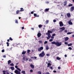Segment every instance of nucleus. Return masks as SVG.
I'll use <instances>...</instances> for the list:
<instances>
[{
	"label": "nucleus",
	"instance_id": "f257e3e1",
	"mask_svg": "<svg viewBox=\"0 0 74 74\" xmlns=\"http://www.w3.org/2000/svg\"><path fill=\"white\" fill-rule=\"evenodd\" d=\"M51 44H55L56 45H57L58 47H60V45H62V42H51Z\"/></svg>",
	"mask_w": 74,
	"mask_h": 74
},
{
	"label": "nucleus",
	"instance_id": "f03ea898",
	"mask_svg": "<svg viewBox=\"0 0 74 74\" xmlns=\"http://www.w3.org/2000/svg\"><path fill=\"white\" fill-rule=\"evenodd\" d=\"M50 33H52V32L50 30H48V32L46 33V34L47 35L48 37H47V40H49V38H50L51 37V34Z\"/></svg>",
	"mask_w": 74,
	"mask_h": 74
},
{
	"label": "nucleus",
	"instance_id": "7ed1b4c3",
	"mask_svg": "<svg viewBox=\"0 0 74 74\" xmlns=\"http://www.w3.org/2000/svg\"><path fill=\"white\" fill-rule=\"evenodd\" d=\"M17 69V70H16L14 71V72L16 74H21V72L20 71H21V70L20 69L18 68Z\"/></svg>",
	"mask_w": 74,
	"mask_h": 74
},
{
	"label": "nucleus",
	"instance_id": "20e7f679",
	"mask_svg": "<svg viewBox=\"0 0 74 74\" xmlns=\"http://www.w3.org/2000/svg\"><path fill=\"white\" fill-rule=\"evenodd\" d=\"M44 56H45V53H44V51H42L41 53L39 54V56L41 58L44 57Z\"/></svg>",
	"mask_w": 74,
	"mask_h": 74
},
{
	"label": "nucleus",
	"instance_id": "39448f33",
	"mask_svg": "<svg viewBox=\"0 0 74 74\" xmlns=\"http://www.w3.org/2000/svg\"><path fill=\"white\" fill-rule=\"evenodd\" d=\"M44 49V47H41L40 48H38V51H39V52L41 51V50H43Z\"/></svg>",
	"mask_w": 74,
	"mask_h": 74
},
{
	"label": "nucleus",
	"instance_id": "423d86ee",
	"mask_svg": "<svg viewBox=\"0 0 74 74\" xmlns=\"http://www.w3.org/2000/svg\"><path fill=\"white\" fill-rule=\"evenodd\" d=\"M59 24H60V26L61 27H62V26H64V24L63 23V22L62 21H60L59 22Z\"/></svg>",
	"mask_w": 74,
	"mask_h": 74
},
{
	"label": "nucleus",
	"instance_id": "0eeeda50",
	"mask_svg": "<svg viewBox=\"0 0 74 74\" xmlns=\"http://www.w3.org/2000/svg\"><path fill=\"white\" fill-rule=\"evenodd\" d=\"M60 30H62L60 31V32H62L63 30H65V28L64 27H63L60 28Z\"/></svg>",
	"mask_w": 74,
	"mask_h": 74
},
{
	"label": "nucleus",
	"instance_id": "6e6552de",
	"mask_svg": "<svg viewBox=\"0 0 74 74\" xmlns=\"http://www.w3.org/2000/svg\"><path fill=\"white\" fill-rule=\"evenodd\" d=\"M74 10V7L72 6L71 8V12L72 11H73Z\"/></svg>",
	"mask_w": 74,
	"mask_h": 74
},
{
	"label": "nucleus",
	"instance_id": "1a4fd4ad",
	"mask_svg": "<svg viewBox=\"0 0 74 74\" xmlns=\"http://www.w3.org/2000/svg\"><path fill=\"white\" fill-rule=\"evenodd\" d=\"M41 36V34L40 33H38L37 34L38 37H40V36Z\"/></svg>",
	"mask_w": 74,
	"mask_h": 74
},
{
	"label": "nucleus",
	"instance_id": "9d476101",
	"mask_svg": "<svg viewBox=\"0 0 74 74\" xmlns=\"http://www.w3.org/2000/svg\"><path fill=\"white\" fill-rule=\"evenodd\" d=\"M66 15L68 17L70 18V16H71V14H70V13H68Z\"/></svg>",
	"mask_w": 74,
	"mask_h": 74
},
{
	"label": "nucleus",
	"instance_id": "9b49d317",
	"mask_svg": "<svg viewBox=\"0 0 74 74\" xmlns=\"http://www.w3.org/2000/svg\"><path fill=\"white\" fill-rule=\"evenodd\" d=\"M52 66V64H51L50 63H48L47 64V67H49V66Z\"/></svg>",
	"mask_w": 74,
	"mask_h": 74
},
{
	"label": "nucleus",
	"instance_id": "f8f14e48",
	"mask_svg": "<svg viewBox=\"0 0 74 74\" xmlns=\"http://www.w3.org/2000/svg\"><path fill=\"white\" fill-rule=\"evenodd\" d=\"M68 23L69 25H73V23H72V22H71V20H70V21H69L68 22Z\"/></svg>",
	"mask_w": 74,
	"mask_h": 74
},
{
	"label": "nucleus",
	"instance_id": "ddd939ff",
	"mask_svg": "<svg viewBox=\"0 0 74 74\" xmlns=\"http://www.w3.org/2000/svg\"><path fill=\"white\" fill-rule=\"evenodd\" d=\"M20 12H22V11H23L25 10V9H23V8H20Z\"/></svg>",
	"mask_w": 74,
	"mask_h": 74
},
{
	"label": "nucleus",
	"instance_id": "4468645a",
	"mask_svg": "<svg viewBox=\"0 0 74 74\" xmlns=\"http://www.w3.org/2000/svg\"><path fill=\"white\" fill-rule=\"evenodd\" d=\"M69 38L68 37H66L65 38V41H67V40H69Z\"/></svg>",
	"mask_w": 74,
	"mask_h": 74
},
{
	"label": "nucleus",
	"instance_id": "2eb2a0df",
	"mask_svg": "<svg viewBox=\"0 0 74 74\" xmlns=\"http://www.w3.org/2000/svg\"><path fill=\"white\" fill-rule=\"evenodd\" d=\"M20 12H21L20 10H17L16 12V14H19Z\"/></svg>",
	"mask_w": 74,
	"mask_h": 74
},
{
	"label": "nucleus",
	"instance_id": "dca6fc26",
	"mask_svg": "<svg viewBox=\"0 0 74 74\" xmlns=\"http://www.w3.org/2000/svg\"><path fill=\"white\" fill-rule=\"evenodd\" d=\"M49 8H46L45 10V12H46V11H49Z\"/></svg>",
	"mask_w": 74,
	"mask_h": 74
},
{
	"label": "nucleus",
	"instance_id": "f3484780",
	"mask_svg": "<svg viewBox=\"0 0 74 74\" xmlns=\"http://www.w3.org/2000/svg\"><path fill=\"white\" fill-rule=\"evenodd\" d=\"M10 69L12 71L14 70H15V68L14 67L12 66L10 67Z\"/></svg>",
	"mask_w": 74,
	"mask_h": 74
},
{
	"label": "nucleus",
	"instance_id": "a211bd4d",
	"mask_svg": "<svg viewBox=\"0 0 74 74\" xmlns=\"http://www.w3.org/2000/svg\"><path fill=\"white\" fill-rule=\"evenodd\" d=\"M26 51H23L22 52V55H25V54H26Z\"/></svg>",
	"mask_w": 74,
	"mask_h": 74
},
{
	"label": "nucleus",
	"instance_id": "6ab92c4d",
	"mask_svg": "<svg viewBox=\"0 0 74 74\" xmlns=\"http://www.w3.org/2000/svg\"><path fill=\"white\" fill-rule=\"evenodd\" d=\"M67 1H65L64 2V5L65 6L67 4Z\"/></svg>",
	"mask_w": 74,
	"mask_h": 74
},
{
	"label": "nucleus",
	"instance_id": "aec40b11",
	"mask_svg": "<svg viewBox=\"0 0 74 74\" xmlns=\"http://www.w3.org/2000/svg\"><path fill=\"white\" fill-rule=\"evenodd\" d=\"M11 63V60H9L8 61V64H10Z\"/></svg>",
	"mask_w": 74,
	"mask_h": 74
},
{
	"label": "nucleus",
	"instance_id": "412c9836",
	"mask_svg": "<svg viewBox=\"0 0 74 74\" xmlns=\"http://www.w3.org/2000/svg\"><path fill=\"white\" fill-rule=\"evenodd\" d=\"M42 27V25L41 24H40L38 25V27L39 28H41Z\"/></svg>",
	"mask_w": 74,
	"mask_h": 74
},
{
	"label": "nucleus",
	"instance_id": "4be33fe9",
	"mask_svg": "<svg viewBox=\"0 0 74 74\" xmlns=\"http://www.w3.org/2000/svg\"><path fill=\"white\" fill-rule=\"evenodd\" d=\"M30 66L31 67V68H34V66L33 65L31 64Z\"/></svg>",
	"mask_w": 74,
	"mask_h": 74
},
{
	"label": "nucleus",
	"instance_id": "5701e85b",
	"mask_svg": "<svg viewBox=\"0 0 74 74\" xmlns=\"http://www.w3.org/2000/svg\"><path fill=\"white\" fill-rule=\"evenodd\" d=\"M56 59L57 60H60L61 59V58L59 57H56Z\"/></svg>",
	"mask_w": 74,
	"mask_h": 74
},
{
	"label": "nucleus",
	"instance_id": "b1692460",
	"mask_svg": "<svg viewBox=\"0 0 74 74\" xmlns=\"http://www.w3.org/2000/svg\"><path fill=\"white\" fill-rule=\"evenodd\" d=\"M49 49V47L48 46H46V50H48V49Z\"/></svg>",
	"mask_w": 74,
	"mask_h": 74
},
{
	"label": "nucleus",
	"instance_id": "393cba45",
	"mask_svg": "<svg viewBox=\"0 0 74 74\" xmlns=\"http://www.w3.org/2000/svg\"><path fill=\"white\" fill-rule=\"evenodd\" d=\"M49 22V20H47L46 21V24H48V23Z\"/></svg>",
	"mask_w": 74,
	"mask_h": 74
},
{
	"label": "nucleus",
	"instance_id": "a878e982",
	"mask_svg": "<svg viewBox=\"0 0 74 74\" xmlns=\"http://www.w3.org/2000/svg\"><path fill=\"white\" fill-rule=\"evenodd\" d=\"M72 45H73L72 43H70V44H68V46L69 47H70V46H71Z\"/></svg>",
	"mask_w": 74,
	"mask_h": 74
},
{
	"label": "nucleus",
	"instance_id": "bb28decb",
	"mask_svg": "<svg viewBox=\"0 0 74 74\" xmlns=\"http://www.w3.org/2000/svg\"><path fill=\"white\" fill-rule=\"evenodd\" d=\"M21 73H23V74H25V71H23L21 72Z\"/></svg>",
	"mask_w": 74,
	"mask_h": 74
},
{
	"label": "nucleus",
	"instance_id": "cd10ccee",
	"mask_svg": "<svg viewBox=\"0 0 74 74\" xmlns=\"http://www.w3.org/2000/svg\"><path fill=\"white\" fill-rule=\"evenodd\" d=\"M2 72L3 73V74H6V73H5V72H6L4 70Z\"/></svg>",
	"mask_w": 74,
	"mask_h": 74
},
{
	"label": "nucleus",
	"instance_id": "c85d7f7f",
	"mask_svg": "<svg viewBox=\"0 0 74 74\" xmlns=\"http://www.w3.org/2000/svg\"><path fill=\"white\" fill-rule=\"evenodd\" d=\"M10 66H14V64H13V63H12L10 64Z\"/></svg>",
	"mask_w": 74,
	"mask_h": 74
},
{
	"label": "nucleus",
	"instance_id": "c756f323",
	"mask_svg": "<svg viewBox=\"0 0 74 74\" xmlns=\"http://www.w3.org/2000/svg\"><path fill=\"white\" fill-rule=\"evenodd\" d=\"M16 23H18V20L16 19L15 22Z\"/></svg>",
	"mask_w": 74,
	"mask_h": 74
},
{
	"label": "nucleus",
	"instance_id": "7c9ffc66",
	"mask_svg": "<svg viewBox=\"0 0 74 74\" xmlns=\"http://www.w3.org/2000/svg\"><path fill=\"white\" fill-rule=\"evenodd\" d=\"M73 4H70L68 5V6L69 7H71V6H73Z\"/></svg>",
	"mask_w": 74,
	"mask_h": 74
},
{
	"label": "nucleus",
	"instance_id": "2f4dec72",
	"mask_svg": "<svg viewBox=\"0 0 74 74\" xmlns=\"http://www.w3.org/2000/svg\"><path fill=\"white\" fill-rule=\"evenodd\" d=\"M72 33H73V32H69L67 33V34H72Z\"/></svg>",
	"mask_w": 74,
	"mask_h": 74
},
{
	"label": "nucleus",
	"instance_id": "473e14b6",
	"mask_svg": "<svg viewBox=\"0 0 74 74\" xmlns=\"http://www.w3.org/2000/svg\"><path fill=\"white\" fill-rule=\"evenodd\" d=\"M38 74H41V72L40 71H38Z\"/></svg>",
	"mask_w": 74,
	"mask_h": 74
},
{
	"label": "nucleus",
	"instance_id": "72a5a7b5",
	"mask_svg": "<svg viewBox=\"0 0 74 74\" xmlns=\"http://www.w3.org/2000/svg\"><path fill=\"white\" fill-rule=\"evenodd\" d=\"M30 52V50H28L27 51V53H29Z\"/></svg>",
	"mask_w": 74,
	"mask_h": 74
},
{
	"label": "nucleus",
	"instance_id": "f704fd0d",
	"mask_svg": "<svg viewBox=\"0 0 74 74\" xmlns=\"http://www.w3.org/2000/svg\"><path fill=\"white\" fill-rule=\"evenodd\" d=\"M6 44L7 47H9V43L8 42H7Z\"/></svg>",
	"mask_w": 74,
	"mask_h": 74
},
{
	"label": "nucleus",
	"instance_id": "c9c22d12",
	"mask_svg": "<svg viewBox=\"0 0 74 74\" xmlns=\"http://www.w3.org/2000/svg\"><path fill=\"white\" fill-rule=\"evenodd\" d=\"M9 40H11V41H12V40H13V39H12V38H11V37H10L9 38Z\"/></svg>",
	"mask_w": 74,
	"mask_h": 74
},
{
	"label": "nucleus",
	"instance_id": "e433bc0d",
	"mask_svg": "<svg viewBox=\"0 0 74 74\" xmlns=\"http://www.w3.org/2000/svg\"><path fill=\"white\" fill-rule=\"evenodd\" d=\"M38 42L39 43H40V44H41V43H42V41L41 40H39L38 41Z\"/></svg>",
	"mask_w": 74,
	"mask_h": 74
},
{
	"label": "nucleus",
	"instance_id": "4c0bfd02",
	"mask_svg": "<svg viewBox=\"0 0 74 74\" xmlns=\"http://www.w3.org/2000/svg\"><path fill=\"white\" fill-rule=\"evenodd\" d=\"M69 49H70V50H71L72 49V48L71 47H69L68 48Z\"/></svg>",
	"mask_w": 74,
	"mask_h": 74
},
{
	"label": "nucleus",
	"instance_id": "58836bf2",
	"mask_svg": "<svg viewBox=\"0 0 74 74\" xmlns=\"http://www.w3.org/2000/svg\"><path fill=\"white\" fill-rule=\"evenodd\" d=\"M34 16L36 17V16H37V14H36L34 13Z\"/></svg>",
	"mask_w": 74,
	"mask_h": 74
},
{
	"label": "nucleus",
	"instance_id": "ea45409f",
	"mask_svg": "<svg viewBox=\"0 0 74 74\" xmlns=\"http://www.w3.org/2000/svg\"><path fill=\"white\" fill-rule=\"evenodd\" d=\"M49 68L50 69H51V70H53V67H52V66L50 67Z\"/></svg>",
	"mask_w": 74,
	"mask_h": 74
},
{
	"label": "nucleus",
	"instance_id": "a19ab883",
	"mask_svg": "<svg viewBox=\"0 0 74 74\" xmlns=\"http://www.w3.org/2000/svg\"><path fill=\"white\" fill-rule=\"evenodd\" d=\"M46 55L47 56H50V54H46Z\"/></svg>",
	"mask_w": 74,
	"mask_h": 74
},
{
	"label": "nucleus",
	"instance_id": "79ce46f5",
	"mask_svg": "<svg viewBox=\"0 0 74 74\" xmlns=\"http://www.w3.org/2000/svg\"><path fill=\"white\" fill-rule=\"evenodd\" d=\"M47 43H48V42H47V41H45L44 42L45 44H47Z\"/></svg>",
	"mask_w": 74,
	"mask_h": 74
},
{
	"label": "nucleus",
	"instance_id": "37998d69",
	"mask_svg": "<svg viewBox=\"0 0 74 74\" xmlns=\"http://www.w3.org/2000/svg\"><path fill=\"white\" fill-rule=\"evenodd\" d=\"M15 68H16V69H18V66L17 65H16L15 66Z\"/></svg>",
	"mask_w": 74,
	"mask_h": 74
},
{
	"label": "nucleus",
	"instance_id": "c03bdc74",
	"mask_svg": "<svg viewBox=\"0 0 74 74\" xmlns=\"http://www.w3.org/2000/svg\"><path fill=\"white\" fill-rule=\"evenodd\" d=\"M64 44L65 45H66L67 44H68V42H64Z\"/></svg>",
	"mask_w": 74,
	"mask_h": 74
},
{
	"label": "nucleus",
	"instance_id": "a18cd8bd",
	"mask_svg": "<svg viewBox=\"0 0 74 74\" xmlns=\"http://www.w3.org/2000/svg\"><path fill=\"white\" fill-rule=\"evenodd\" d=\"M53 41V39H51L49 40V41Z\"/></svg>",
	"mask_w": 74,
	"mask_h": 74
},
{
	"label": "nucleus",
	"instance_id": "49530a36",
	"mask_svg": "<svg viewBox=\"0 0 74 74\" xmlns=\"http://www.w3.org/2000/svg\"><path fill=\"white\" fill-rule=\"evenodd\" d=\"M51 38H52V39H53V38H54V37H53V36H51Z\"/></svg>",
	"mask_w": 74,
	"mask_h": 74
},
{
	"label": "nucleus",
	"instance_id": "de8ad7c7",
	"mask_svg": "<svg viewBox=\"0 0 74 74\" xmlns=\"http://www.w3.org/2000/svg\"><path fill=\"white\" fill-rule=\"evenodd\" d=\"M52 36H56V34H52Z\"/></svg>",
	"mask_w": 74,
	"mask_h": 74
},
{
	"label": "nucleus",
	"instance_id": "09e8293b",
	"mask_svg": "<svg viewBox=\"0 0 74 74\" xmlns=\"http://www.w3.org/2000/svg\"><path fill=\"white\" fill-rule=\"evenodd\" d=\"M31 14H34V12L33 11L31 12Z\"/></svg>",
	"mask_w": 74,
	"mask_h": 74
},
{
	"label": "nucleus",
	"instance_id": "8fccbe9b",
	"mask_svg": "<svg viewBox=\"0 0 74 74\" xmlns=\"http://www.w3.org/2000/svg\"><path fill=\"white\" fill-rule=\"evenodd\" d=\"M2 52H4V50L3 49L2 50Z\"/></svg>",
	"mask_w": 74,
	"mask_h": 74
},
{
	"label": "nucleus",
	"instance_id": "3c124183",
	"mask_svg": "<svg viewBox=\"0 0 74 74\" xmlns=\"http://www.w3.org/2000/svg\"><path fill=\"white\" fill-rule=\"evenodd\" d=\"M53 22H56V20H53Z\"/></svg>",
	"mask_w": 74,
	"mask_h": 74
},
{
	"label": "nucleus",
	"instance_id": "603ef678",
	"mask_svg": "<svg viewBox=\"0 0 74 74\" xmlns=\"http://www.w3.org/2000/svg\"><path fill=\"white\" fill-rule=\"evenodd\" d=\"M3 58H6V56H5V55H4L3 56Z\"/></svg>",
	"mask_w": 74,
	"mask_h": 74
},
{
	"label": "nucleus",
	"instance_id": "864d4df0",
	"mask_svg": "<svg viewBox=\"0 0 74 74\" xmlns=\"http://www.w3.org/2000/svg\"><path fill=\"white\" fill-rule=\"evenodd\" d=\"M33 71L32 70H30V72H33Z\"/></svg>",
	"mask_w": 74,
	"mask_h": 74
},
{
	"label": "nucleus",
	"instance_id": "5fc2aeb1",
	"mask_svg": "<svg viewBox=\"0 0 74 74\" xmlns=\"http://www.w3.org/2000/svg\"><path fill=\"white\" fill-rule=\"evenodd\" d=\"M25 29V28H24V27H22V30H23V29Z\"/></svg>",
	"mask_w": 74,
	"mask_h": 74
},
{
	"label": "nucleus",
	"instance_id": "6e6d98bb",
	"mask_svg": "<svg viewBox=\"0 0 74 74\" xmlns=\"http://www.w3.org/2000/svg\"><path fill=\"white\" fill-rule=\"evenodd\" d=\"M31 29L32 30H34V28H32Z\"/></svg>",
	"mask_w": 74,
	"mask_h": 74
},
{
	"label": "nucleus",
	"instance_id": "4d7b16f0",
	"mask_svg": "<svg viewBox=\"0 0 74 74\" xmlns=\"http://www.w3.org/2000/svg\"><path fill=\"white\" fill-rule=\"evenodd\" d=\"M58 69H59V70L60 69V67H58Z\"/></svg>",
	"mask_w": 74,
	"mask_h": 74
},
{
	"label": "nucleus",
	"instance_id": "13d9d810",
	"mask_svg": "<svg viewBox=\"0 0 74 74\" xmlns=\"http://www.w3.org/2000/svg\"><path fill=\"white\" fill-rule=\"evenodd\" d=\"M23 60H25V58L23 57Z\"/></svg>",
	"mask_w": 74,
	"mask_h": 74
},
{
	"label": "nucleus",
	"instance_id": "bf43d9fd",
	"mask_svg": "<svg viewBox=\"0 0 74 74\" xmlns=\"http://www.w3.org/2000/svg\"><path fill=\"white\" fill-rule=\"evenodd\" d=\"M46 3H47V4H49V1H47L46 2Z\"/></svg>",
	"mask_w": 74,
	"mask_h": 74
},
{
	"label": "nucleus",
	"instance_id": "052dcab7",
	"mask_svg": "<svg viewBox=\"0 0 74 74\" xmlns=\"http://www.w3.org/2000/svg\"><path fill=\"white\" fill-rule=\"evenodd\" d=\"M53 73H56V71H53Z\"/></svg>",
	"mask_w": 74,
	"mask_h": 74
},
{
	"label": "nucleus",
	"instance_id": "680f3d73",
	"mask_svg": "<svg viewBox=\"0 0 74 74\" xmlns=\"http://www.w3.org/2000/svg\"><path fill=\"white\" fill-rule=\"evenodd\" d=\"M25 60L26 61H27V60H28V58H26Z\"/></svg>",
	"mask_w": 74,
	"mask_h": 74
},
{
	"label": "nucleus",
	"instance_id": "e2e57ef3",
	"mask_svg": "<svg viewBox=\"0 0 74 74\" xmlns=\"http://www.w3.org/2000/svg\"><path fill=\"white\" fill-rule=\"evenodd\" d=\"M30 61H32V59H30L29 60V62H30Z\"/></svg>",
	"mask_w": 74,
	"mask_h": 74
},
{
	"label": "nucleus",
	"instance_id": "0e129e2a",
	"mask_svg": "<svg viewBox=\"0 0 74 74\" xmlns=\"http://www.w3.org/2000/svg\"><path fill=\"white\" fill-rule=\"evenodd\" d=\"M54 31V29H52L51 32H53Z\"/></svg>",
	"mask_w": 74,
	"mask_h": 74
},
{
	"label": "nucleus",
	"instance_id": "69168bd1",
	"mask_svg": "<svg viewBox=\"0 0 74 74\" xmlns=\"http://www.w3.org/2000/svg\"><path fill=\"white\" fill-rule=\"evenodd\" d=\"M67 32V30H65L64 31V32H65V33H66V32Z\"/></svg>",
	"mask_w": 74,
	"mask_h": 74
},
{
	"label": "nucleus",
	"instance_id": "338daca9",
	"mask_svg": "<svg viewBox=\"0 0 74 74\" xmlns=\"http://www.w3.org/2000/svg\"><path fill=\"white\" fill-rule=\"evenodd\" d=\"M64 56H65V57H67V55H66V54H65V55H64Z\"/></svg>",
	"mask_w": 74,
	"mask_h": 74
},
{
	"label": "nucleus",
	"instance_id": "774afa93",
	"mask_svg": "<svg viewBox=\"0 0 74 74\" xmlns=\"http://www.w3.org/2000/svg\"><path fill=\"white\" fill-rule=\"evenodd\" d=\"M34 58L35 59H36L37 58V57H34Z\"/></svg>",
	"mask_w": 74,
	"mask_h": 74
}]
</instances>
